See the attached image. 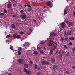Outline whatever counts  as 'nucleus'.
<instances>
[{
  "label": "nucleus",
  "mask_w": 75,
  "mask_h": 75,
  "mask_svg": "<svg viewBox=\"0 0 75 75\" xmlns=\"http://www.w3.org/2000/svg\"><path fill=\"white\" fill-rule=\"evenodd\" d=\"M18 62L19 63L23 64L24 63V60L23 59H20L18 60Z\"/></svg>",
  "instance_id": "nucleus-3"
},
{
  "label": "nucleus",
  "mask_w": 75,
  "mask_h": 75,
  "mask_svg": "<svg viewBox=\"0 0 75 75\" xmlns=\"http://www.w3.org/2000/svg\"><path fill=\"white\" fill-rule=\"evenodd\" d=\"M24 24L25 25H28V22L27 21H25L24 23Z\"/></svg>",
  "instance_id": "nucleus-24"
},
{
  "label": "nucleus",
  "mask_w": 75,
  "mask_h": 75,
  "mask_svg": "<svg viewBox=\"0 0 75 75\" xmlns=\"http://www.w3.org/2000/svg\"><path fill=\"white\" fill-rule=\"evenodd\" d=\"M40 53L42 54H43L44 53V51L42 50H40Z\"/></svg>",
  "instance_id": "nucleus-23"
},
{
  "label": "nucleus",
  "mask_w": 75,
  "mask_h": 75,
  "mask_svg": "<svg viewBox=\"0 0 75 75\" xmlns=\"http://www.w3.org/2000/svg\"><path fill=\"white\" fill-rule=\"evenodd\" d=\"M53 44L54 47H57V44H56V43L53 42Z\"/></svg>",
  "instance_id": "nucleus-18"
},
{
  "label": "nucleus",
  "mask_w": 75,
  "mask_h": 75,
  "mask_svg": "<svg viewBox=\"0 0 75 75\" xmlns=\"http://www.w3.org/2000/svg\"><path fill=\"white\" fill-rule=\"evenodd\" d=\"M45 11H46L45 10H44L43 11V12H44V13H45Z\"/></svg>",
  "instance_id": "nucleus-64"
},
{
  "label": "nucleus",
  "mask_w": 75,
  "mask_h": 75,
  "mask_svg": "<svg viewBox=\"0 0 75 75\" xmlns=\"http://www.w3.org/2000/svg\"><path fill=\"white\" fill-rule=\"evenodd\" d=\"M17 34L15 33L13 35V36L14 38H16V37H17Z\"/></svg>",
  "instance_id": "nucleus-19"
},
{
  "label": "nucleus",
  "mask_w": 75,
  "mask_h": 75,
  "mask_svg": "<svg viewBox=\"0 0 75 75\" xmlns=\"http://www.w3.org/2000/svg\"><path fill=\"white\" fill-rule=\"evenodd\" d=\"M0 14L1 16H3V15H4V13H1Z\"/></svg>",
  "instance_id": "nucleus-47"
},
{
  "label": "nucleus",
  "mask_w": 75,
  "mask_h": 75,
  "mask_svg": "<svg viewBox=\"0 0 75 75\" xmlns=\"http://www.w3.org/2000/svg\"><path fill=\"white\" fill-rule=\"evenodd\" d=\"M32 10V8H31L29 7L28 8V11H31Z\"/></svg>",
  "instance_id": "nucleus-16"
},
{
  "label": "nucleus",
  "mask_w": 75,
  "mask_h": 75,
  "mask_svg": "<svg viewBox=\"0 0 75 75\" xmlns=\"http://www.w3.org/2000/svg\"><path fill=\"white\" fill-rule=\"evenodd\" d=\"M53 54V50H50V53L49 54V55L50 56L51 55H52V54Z\"/></svg>",
  "instance_id": "nucleus-8"
},
{
  "label": "nucleus",
  "mask_w": 75,
  "mask_h": 75,
  "mask_svg": "<svg viewBox=\"0 0 75 75\" xmlns=\"http://www.w3.org/2000/svg\"><path fill=\"white\" fill-rule=\"evenodd\" d=\"M55 61V59L54 58H52L51 59V62H53V63H54Z\"/></svg>",
  "instance_id": "nucleus-12"
},
{
  "label": "nucleus",
  "mask_w": 75,
  "mask_h": 75,
  "mask_svg": "<svg viewBox=\"0 0 75 75\" xmlns=\"http://www.w3.org/2000/svg\"><path fill=\"white\" fill-rule=\"evenodd\" d=\"M18 55H20L21 54V52L20 51H18Z\"/></svg>",
  "instance_id": "nucleus-30"
},
{
  "label": "nucleus",
  "mask_w": 75,
  "mask_h": 75,
  "mask_svg": "<svg viewBox=\"0 0 75 75\" xmlns=\"http://www.w3.org/2000/svg\"><path fill=\"white\" fill-rule=\"evenodd\" d=\"M31 71L28 70L27 71V74H31Z\"/></svg>",
  "instance_id": "nucleus-31"
},
{
  "label": "nucleus",
  "mask_w": 75,
  "mask_h": 75,
  "mask_svg": "<svg viewBox=\"0 0 75 75\" xmlns=\"http://www.w3.org/2000/svg\"><path fill=\"white\" fill-rule=\"evenodd\" d=\"M64 14H67V11L65 9H64Z\"/></svg>",
  "instance_id": "nucleus-25"
},
{
  "label": "nucleus",
  "mask_w": 75,
  "mask_h": 75,
  "mask_svg": "<svg viewBox=\"0 0 75 75\" xmlns=\"http://www.w3.org/2000/svg\"><path fill=\"white\" fill-rule=\"evenodd\" d=\"M69 39H70V40H72V38H69Z\"/></svg>",
  "instance_id": "nucleus-62"
},
{
  "label": "nucleus",
  "mask_w": 75,
  "mask_h": 75,
  "mask_svg": "<svg viewBox=\"0 0 75 75\" xmlns=\"http://www.w3.org/2000/svg\"><path fill=\"white\" fill-rule=\"evenodd\" d=\"M72 68L73 69H75V65H74L72 66Z\"/></svg>",
  "instance_id": "nucleus-39"
},
{
  "label": "nucleus",
  "mask_w": 75,
  "mask_h": 75,
  "mask_svg": "<svg viewBox=\"0 0 75 75\" xmlns=\"http://www.w3.org/2000/svg\"><path fill=\"white\" fill-rule=\"evenodd\" d=\"M18 21L19 22V23H20V22L21 21V19H18Z\"/></svg>",
  "instance_id": "nucleus-41"
},
{
  "label": "nucleus",
  "mask_w": 75,
  "mask_h": 75,
  "mask_svg": "<svg viewBox=\"0 0 75 75\" xmlns=\"http://www.w3.org/2000/svg\"><path fill=\"white\" fill-rule=\"evenodd\" d=\"M4 12L5 13H7V11L6 10V9H4Z\"/></svg>",
  "instance_id": "nucleus-33"
},
{
  "label": "nucleus",
  "mask_w": 75,
  "mask_h": 75,
  "mask_svg": "<svg viewBox=\"0 0 75 75\" xmlns=\"http://www.w3.org/2000/svg\"><path fill=\"white\" fill-rule=\"evenodd\" d=\"M69 52H67V54L66 55V56H69Z\"/></svg>",
  "instance_id": "nucleus-37"
},
{
  "label": "nucleus",
  "mask_w": 75,
  "mask_h": 75,
  "mask_svg": "<svg viewBox=\"0 0 75 75\" xmlns=\"http://www.w3.org/2000/svg\"><path fill=\"white\" fill-rule=\"evenodd\" d=\"M11 35H10V34H9V35H7L6 36V38H9V37H10Z\"/></svg>",
  "instance_id": "nucleus-28"
},
{
  "label": "nucleus",
  "mask_w": 75,
  "mask_h": 75,
  "mask_svg": "<svg viewBox=\"0 0 75 75\" xmlns=\"http://www.w3.org/2000/svg\"><path fill=\"white\" fill-rule=\"evenodd\" d=\"M27 6H28V7H29V6H30V5H29V4H27Z\"/></svg>",
  "instance_id": "nucleus-59"
},
{
  "label": "nucleus",
  "mask_w": 75,
  "mask_h": 75,
  "mask_svg": "<svg viewBox=\"0 0 75 75\" xmlns=\"http://www.w3.org/2000/svg\"><path fill=\"white\" fill-rule=\"evenodd\" d=\"M50 35L51 37H56L57 33L55 32H51L50 33Z\"/></svg>",
  "instance_id": "nucleus-2"
},
{
  "label": "nucleus",
  "mask_w": 75,
  "mask_h": 75,
  "mask_svg": "<svg viewBox=\"0 0 75 75\" xmlns=\"http://www.w3.org/2000/svg\"><path fill=\"white\" fill-rule=\"evenodd\" d=\"M7 6L8 8H11V5L10 4H8Z\"/></svg>",
  "instance_id": "nucleus-15"
},
{
  "label": "nucleus",
  "mask_w": 75,
  "mask_h": 75,
  "mask_svg": "<svg viewBox=\"0 0 75 75\" xmlns=\"http://www.w3.org/2000/svg\"><path fill=\"white\" fill-rule=\"evenodd\" d=\"M66 24H68V23H69V21L67 19V20H66Z\"/></svg>",
  "instance_id": "nucleus-36"
},
{
  "label": "nucleus",
  "mask_w": 75,
  "mask_h": 75,
  "mask_svg": "<svg viewBox=\"0 0 75 75\" xmlns=\"http://www.w3.org/2000/svg\"><path fill=\"white\" fill-rule=\"evenodd\" d=\"M69 45H71L72 44V42H69Z\"/></svg>",
  "instance_id": "nucleus-50"
},
{
  "label": "nucleus",
  "mask_w": 75,
  "mask_h": 75,
  "mask_svg": "<svg viewBox=\"0 0 75 75\" xmlns=\"http://www.w3.org/2000/svg\"><path fill=\"white\" fill-rule=\"evenodd\" d=\"M41 44H44V41H42L40 42Z\"/></svg>",
  "instance_id": "nucleus-35"
},
{
  "label": "nucleus",
  "mask_w": 75,
  "mask_h": 75,
  "mask_svg": "<svg viewBox=\"0 0 75 75\" xmlns=\"http://www.w3.org/2000/svg\"><path fill=\"white\" fill-rule=\"evenodd\" d=\"M40 18H40V16H38V19H39V20H40Z\"/></svg>",
  "instance_id": "nucleus-57"
},
{
  "label": "nucleus",
  "mask_w": 75,
  "mask_h": 75,
  "mask_svg": "<svg viewBox=\"0 0 75 75\" xmlns=\"http://www.w3.org/2000/svg\"><path fill=\"white\" fill-rule=\"evenodd\" d=\"M47 6H49L50 4H51V2L50 1H48L47 3Z\"/></svg>",
  "instance_id": "nucleus-13"
},
{
  "label": "nucleus",
  "mask_w": 75,
  "mask_h": 75,
  "mask_svg": "<svg viewBox=\"0 0 75 75\" xmlns=\"http://www.w3.org/2000/svg\"><path fill=\"white\" fill-rule=\"evenodd\" d=\"M24 11L23 10H21L20 11V13L21 14L20 15L21 18H22L23 19H25L27 18V14L24 13Z\"/></svg>",
  "instance_id": "nucleus-1"
},
{
  "label": "nucleus",
  "mask_w": 75,
  "mask_h": 75,
  "mask_svg": "<svg viewBox=\"0 0 75 75\" xmlns=\"http://www.w3.org/2000/svg\"><path fill=\"white\" fill-rule=\"evenodd\" d=\"M58 51L57 50H56V53H55L56 54H58Z\"/></svg>",
  "instance_id": "nucleus-49"
},
{
  "label": "nucleus",
  "mask_w": 75,
  "mask_h": 75,
  "mask_svg": "<svg viewBox=\"0 0 75 75\" xmlns=\"http://www.w3.org/2000/svg\"><path fill=\"white\" fill-rule=\"evenodd\" d=\"M61 40H62V42H63V41H64V40L65 41V39H64V38H63L62 37L61 38Z\"/></svg>",
  "instance_id": "nucleus-26"
},
{
  "label": "nucleus",
  "mask_w": 75,
  "mask_h": 75,
  "mask_svg": "<svg viewBox=\"0 0 75 75\" xmlns=\"http://www.w3.org/2000/svg\"><path fill=\"white\" fill-rule=\"evenodd\" d=\"M65 23L64 22H62L60 24L61 27V28H64L65 27Z\"/></svg>",
  "instance_id": "nucleus-5"
},
{
  "label": "nucleus",
  "mask_w": 75,
  "mask_h": 75,
  "mask_svg": "<svg viewBox=\"0 0 75 75\" xmlns=\"http://www.w3.org/2000/svg\"><path fill=\"white\" fill-rule=\"evenodd\" d=\"M64 47L65 48H67V46H66V45H64Z\"/></svg>",
  "instance_id": "nucleus-51"
},
{
  "label": "nucleus",
  "mask_w": 75,
  "mask_h": 75,
  "mask_svg": "<svg viewBox=\"0 0 75 75\" xmlns=\"http://www.w3.org/2000/svg\"><path fill=\"white\" fill-rule=\"evenodd\" d=\"M11 27L12 28H13V29L16 28V26L14 24H12L11 25Z\"/></svg>",
  "instance_id": "nucleus-10"
},
{
  "label": "nucleus",
  "mask_w": 75,
  "mask_h": 75,
  "mask_svg": "<svg viewBox=\"0 0 75 75\" xmlns=\"http://www.w3.org/2000/svg\"><path fill=\"white\" fill-rule=\"evenodd\" d=\"M72 51L73 52H75V47H74L72 48Z\"/></svg>",
  "instance_id": "nucleus-22"
},
{
  "label": "nucleus",
  "mask_w": 75,
  "mask_h": 75,
  "mask_svg": "<svg viewBox=\"0 0 75 75\" xmlns=\"http://www.w3.org/2000/svg\"><path fill=\"white\" fill-rule=\"evenodd\" d=\"M24 6L25 7H27V5L25 4Z\"/></svg>",
  "instance_id": "nucleus-61"
},
{
  "label": "nucleus",
  "mask_w": 75,
  "mask_h": 75,
  "mask_svg": "<svg viewBox=\"0 0 75 75\" xmlns=\"http://www.w3.org/2000/svg\"><path fill=\"white\" fill-rule=\"evenodd\" d=\"M48 45H49V46H51V45H52V43L51 42H49L48 43Z\"/></svg>",
  "instance_id": "nucleus-34"
},
{
  "label": "nucleus",
  "mask_w": 75,
  "mask_h": 75,
  "mask_svg": "<svg viewBox=\"0 0 75 75\" xmlns=\"http://www.w3.org/2000/svg\"><path fill=\"white\" fill-rule=\"evenodd\" d=\"M14 1V0H11V1H12V2H13V1Z\"/></svg>",
  "instance_id": "nucleus-63"
},
{
  "label": "nucleus",
  "mask_w": 75,
  "mask_h": 75,
  "mask_svg": "<svg viewBox=\"0 0 75 75\" xmlns=\"http://www.w3.org/2000/svg\"><path fill=\"white\" fill-rule=\"evenodd\" d=\"M37 67H38V65L37 64H35V69H37Z\"/></svg>",
  "instance_id": "nucleus-27"
},
{
  "label": "nucleus",
  "mask_w": 75,
  "mask_h": 75,
  "mask_svg": "<svg viewBox=\"0 0 75 75\" xmlns=\"http://www.w3.org/2000/svg\"><path fill=\"white\" fill-rule=\"evenodd\" d=\"M42 64L43 65H49L50 64V62L47 61H43L42 62Z\"/></svg>",
  "instance_id": "nucleus-4"
},
{
  "label": "nucleus",
  "mask_w": 75,
  "mask_h": 75,
  "mask_svg": "<svg viewBox=\"0 0 75 75\" xmlns=\"http://www.w3.org/2000/svg\"><path fill=\"white\" fill-rule=\"evenodd\" d=\"M71 34H72V32L68 30L66 32V34L68 35H71Z\"/></svg>",
  "instance_id": "nucleus-7"
},
{
  "label": "nucleus",
  "mask_w": 75,
  "mask_h": 75,
  "mask_svg": "<svg viewBox=\"0 0 75 75\" xmlns=\"http://www.w3.org/2000/svg\"><path fill=\"white\" fill-rule=\"evenodd\" d=\"M51 49H52V50H54L55 49H56V47H55V46H53L51 47Z\"/></svg>",
  "instance_id": "nucleus-14"
},
{
  "label": "nucleus",
  "mask_w": 75,
  "mask_h": 75,
  "mask_svg": "<svg viewBox=\"0 0 75 75\" xmlns=\"http://www.w3.org/2000/svg\"><path fill=\"white\" fill-rule=\"evenodd\" d=\"M74 39H75V38H74V37H71V40H74Z\"/></svg>",
  "instance_id": "nucleus-40"
},
{
  "label": "nucleus",
  "mask_w": 75,
  "mask_h": 75,
  "mask_svg": "<svg viewBox=\"0 0 75 75\" xmlns=\"http://www.w3.org/2000/svg\"><path fill=\"white\" fill-rule=\"evenodd\" d=\"M66 74H68V73H69L68 71H66Z\"/></svg>",
  "instance_id": "nucleus-56"
},
{
  "label": "nucleus",
  "mask_w": 75,
  "mask_h": 75,
  "mask_svg": "<svg viewBox=\"0 0 75 75\" xmlns=\"http://www.w3.org/2000/svg\"><path fill=\"white\" fill-rule=\"evenodd\" d=\"M12 17H17V16L16 15H13L12 16Z\"/></svg>",
  "instance_id": "nucleus-45"
},
{
  "label": "nucleus",
  "mask_w": 75,
  "mask_h": 75,
  "mask_svg": "<svg viewBox=\"0 0 75 75\" xmlns=\"http://www.w3.org/2000/svg\"><path fill=\"white\" fill-rule=\"evenodd\" d=\"M33 54H34V55H37L38 54V52L37 51H35L33 53Z\"/></svg>",
  "instance_id": "nucleus-11"
},
{
  "label": "nucleus",
  "mask_w": 75,
  "mask_h": 75,
  "mask_svg": "<svg viewBox=\"0 0 75 75\" xmlns=\"http://www.w3.org/2000/svg\"><path fill=\"white\" fill-rule=\"evenodd\" d=\"M30 64H33V62L31 61H30Z\"/></svg>",
  "instance_id": "nucleus-54"
},
{
  "label": "nucleus",
  "mask_w": 75,
  "mask_h": 75,
  "mask_svg": "<svg viewBox=\"0 0 75 75\" xmlns=\"http://www.w3.org/2000/svg\"><path fill=\"white\" fill-rule=\"evenodd\" d=\"M18 51H21V50H22V49L21 47L19 48H18Z\"/></svg>",
  "instance_id": "nucleus-32"
},
{
  "label": "nucleus",
  "mask_w": 75,
  "mask_h": 75,
  "mask_svg": "<svg viewBox=\"0 0 75 75\" xmlns=\"http://www.w3.org/2000/svg\"><path fill=\"white\" fill-rule=\"evenodd\" d=\"M20 38V35H17L16 38H17V39H19V38Z\"/></svg>",
  "instance_id": "nucleus-17"
},
{
  "label": "nucleus",
  "mask_w": 75,
  "mask_h": 75,
  "mask_svg": "<svg viewBox=\"0 0 75 75\" xmlns=\"http://www.w3.org/2000/svg\"><path fill=\"white\" fill-rule=\"evenodd\" d=\"M24 33V32L23 31H21L20 33V34H23Z\"/></svg>",
  "instance_id": "nucleus-46"
},
{
  "label": "nucleus",
  "mask_w": 75,
  "mask_h": 75,
  "mask_svg": "<svg viewBox=\"0 0 75 75\" xmlns=\"http://www.w3.org/2000/svg\"><path fill=\"white\" fill-rule=\"evenodd\" d=\"M10 49H11V50H13V47L12 46H10Z\"/></svg>",
  "instance_id": "nucleus-29"
},
{
  "label": "nucleus",
  "mask_w": 75,
  "mask_h": 75,
  "mask_svg": "<svg viewBox=\"0 0 75 75\" xmlns=\"http://www.w3.org/2000/svg\"><path fill=\"white\" fill-rule=\"evenodd\" d=\"M73 15L74 16H75V11H74L73 12Z\"/></svg>",
  "instance_id": "nucleus-44"
},
{
  "label": "nucleus",
  "mask_w": 75,
  "mask_h": 75,
  "mask_svg": "<svg viewBox=\"0 0 75 75\" xmlns=\"http://www.w3.org/2000/svg\"><path fill=\"white\" fill-rule=\"evenodd\" d=\"M61 52V50H60V51H59V52H58L59 54H60Z\"/></svg>",
  "instance_id": "nucleus-53"
},
{
  "label": "nucleus",
  "mask_w": 75,
  "mask_h": 75,
  "mask_svg": "<svg viewBox=\"0 0 75 75\" xmlns=\"http://www.w3.org/2000/svg\"><path fill=\"white\" fill-rule=\"evenodd\" d=\"M24 71L25 72H26V74H27V69H26V68H24Z\"/></svg>",
  "instance_id": "nucleus-20"
},
{
  "label": "nucleus",
  "mask_w": 75,
  "mask_h": 75,
  "mask_svg": "<svg viewBox=\"0 0 75 75\" xmlns=\"http://www.w3.org/2000/svg\"><path fill=\"white\" fill-rule=\"evenodd\" d=\"M24 66L25 68H28V64H25L24 65Z\"/></svg>",
  "instance_id": "nucleus-21"
},
{
  "label": "nucleus",
  "mask_w": 75,
  "mask_h": 75,
  "mask_svg": "<svg viewBox=\"0 0 75 75\" xmlns=\"http://www.w3.org/2000/svg\"><path fill=\"white\" fill-rule=\"evenodd\" d=\"M72 25V22H69L68 25V27H71Z\"/></svg>",
  "instance_id": "nucleus-9"
},
{
  "label": "nucleus",
  "mask_w": 75,
  "mask_h": 75,
  "mask_svg": "<svg viewBox=\"0 0 75 75\" xmlns=\"http://www.w3.org/2000/svg\"><path fill=\"white\" fill-rule=\"evenodd\" d=\"M40 72H39L38 73H37L36 75H40Z\"/></svg>",
  "instance_id": "nucleus-48"
},
{
  "label": "nucleus",
  "mask_w": 75,
  "mask_h": 75,
  "mask_svg": "<svg viewBox=\"0 0 75 75\" xmlns=\"http://www.w3.org/2000/svg\"><path fill=\"white\" fill-rule=\"evenodd\" d=\"M59 57L61 58L62 57V54H60L59 55Z\"/></svg>",
  "instance_id": "nucleus-38"
},
{
  "label": "nucleus",
  "mask_w": 75,
  "mask_h": 75,
  "mask_svg": "<svg viewBox=\"0 0 75 75\" xmlns=\"http://www.w3.org/2000/svg\"><path fill=\"white\" fill-rule=\"evenodd\" d=\"M16 25L17 26H18V23H16Z\"/></svg>",
  "instance_id": "nucleus-58"
},
{
  "label": "nucleus",
  "mask_w": 75,
  "mask_h": 75,
  "mask_svg": "<svg viewBox=\"0 0 75 75\" xmlns=\"http://www.w3.org/2000/svg\"><path fill=\"white\" fill-rule=\"evenodd\" d=\"M43 49L45 51H46L47 50H46V48H45V47H43Z\"/></svg>",
  "instance_id": "nucleus-52"
},
{
  "label": "nucleus",
  "mask_w": 75,
  "mask_h": 75,
  "mask_svg": "<svg viewBox=\"0 0 75 75\" xmlns=\"http://www.w3.org/2000/svg\"><path fill=\"white\" fill-rule=\"evenodd\" d=\"M68 38L67 37V38H65V40H68Z\"/></svg>",
  "instance_id": "nucleus-55"
},
{
  "label": "nucleus",
  "mask_w": 75,
  "mask_h": 75,
  "mask_svg": "<svg viewBox=\"0 0 75 75\" xmlns=\"http://www.w3.org/2000/svg\"><path fill=\"white\" fill-rule=\"evenodd\" d=\"M52 6H53V5L52 4H51L49 6V7H52Z\"/></svg>",
  "instance_id": "nucleus-43"
},
{
  "label": "nucleus",
  "mask_w": 75,
  "mask_h": 75,
  "mask_svg": "<svg viewBox=\"0 0 75 75\" xmlns=\"http://www.w3.org/2000/svg\"><path fill=\"white\" fill-rule=\"evenodd\" d=\"M57 68H58V66L57 65L55 64L53 65V69L54 70H56Z\"/></svg>",
  "instance_id": "nucleus-6"
},
{
  "label": "nucleus",
  "mask_w": 75,
  "mask_h": 75,
  "mask_svg": "<svg viewBox=\"0 0 75 75\" xmlns=\"http://www.w3.org/2000/svg\"><path fill=\"white\" fill-rule=\"evenodd\" d=\"M29 8H32V7H31V6L29 5Z\"/></svg>",
  "instance_id": "nucleus-60"
},
{
  "label": "nucleus",
  "mask_w": 75,
  "mask_h": 75,
  "mask_svg": "<svg viewBox=\"0 0 75 75\" xmlns=\"http://www.w3.org/2000/svg\"><path fill=\"white\" fill-rule=\"evenodd\" d=\"M33 21H34V22H35V23H37V21L35 19H33Z\"/></svg>",
  "instance_id": "nucleus-42"
}]
</instances>
